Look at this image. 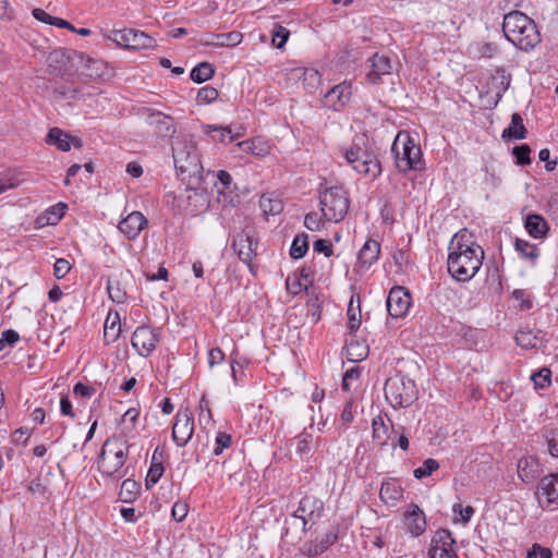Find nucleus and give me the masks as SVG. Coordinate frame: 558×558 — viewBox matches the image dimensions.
Wrapping results in <instances>:
<instances>
[{
    "mask_svg": "<svg viewBox=\"0 0 558 558\" xmlns=\"http://www.w3.org/2000/svg\"><path fill=\"white\" fill-rule=\"evenodd\" d=\"M484 250L465 229L457 232L448 246L447 269L453 279L470 281L480 270Z\"/></svg>",
    "mask_w": 558,
    "mask_h": 558,
    "instance_id": "f257e3e1",
    "label": "nucleus"
},
{
    "mask_svg": "<svg viewBox=\"0 0 558 558\" xmlns=\"http://www.w3.org/2000/svg\"><path fill=\"white\" fill-rule=\"evenodd\" d=\"M502 32L506 38L522 51H530L541 43L535 22L520 11H512L505 15Z\"/></svg>",
    "mask_w": 558,
    "mask_h": 558,
    "instance_id": "f03ea898",
    "label": "nucleus"
},
{
    "mask_svg": "<svg viewBox=\"0 0 558 558\" xmlns=\"http://www.w3.org/2000/svg\"><path fill=\"white\" fill-rule=\"evenodd\" d=\"M364 136L354 140L350 147L341 148V154L353 170L367 178L376 179L381 173V163L377 156L364 148Z\"/></svg>",
    "mask_w": 558,
    "mask_h": 558,
    "instance_id": "7ed1b4c3",
    "label": "nucleus"
},
{
    "mask_svg": "<svg viewBox=\"0 0 558 558\" xmlns=\"http://www.w3.org/2000/svg\"><path fill=\"white\" fill-rule=\"evenodd\" d=\"M384 391L387 402L395 409L410 407L418 393L415 381L401 374L389 377Z\"/></svg>",
    "mask_w": 558,
    "mask_h": 558,
    "instance_id": "20e7f679",
    "label": "nucleus"
},
{
    "mask_svg": "<svg viewBox=\"0 0 558 558\" xmlns=\"http://www.w3.org/2000/svg\"><path fill=\"white\" fill-rule=\"evenodd\" d=\"M391 151L400 172L417 171L423 168L421 147L408 134L399 133L397 135Z\"/></svg>",
    "mask_w": 558,
    "mask_h": 558,
    "instance_id": "39448f33",
    "label": "nucleus"
},
{
    "mask_svg": "<svg viewBox=\"0 0 558 558\" xmlns=\"http://www.w3.org/2000/svg\"><path fill=\"white\" fill-rule=\"evenodd\" d=\"M319 205L326 220L339 222L348 214L350 201L347 191L335 185L320 191Z\"/></svg>",
    "mask_w": 558,
    "mask_h": 558,
    "instance_id": "423d86ee",
    "label": "nucleus"
},
{
    "mask_svg": "<svg viewBox=\"0 0 558 558\" xmlns=\"http://www.w3.org/2000/svg\"><path fill=\"white\" fill-rule=\"evenodd\" d=\"M128 449L120 439L108 438L100 450L99 471L107 476L117 475L125 463Z\"/></svg>",
    "mask_w": 558,
    "mask_h": 558,
    "instance_id": "0eeeda50",
    "label": "nucleus"
},
{
    "mask_svg": "<svg viewBox=\"0 0 558 558\" xmlns=\"http://www.w3.org/2000/svg\"><path fill=\"white\" fill-rule=\"evenodd\" d=\"M175 169L189 178L201 177L203 166L193 142L177 141L172 146Z\"/></svg>",
    "mask_w": 558,
    "mask_h": 558,
    "instance_id": "6e6552de",
    "label": "nucleus"
},
{
    "mask_svg": "<svg viewBox=\"0 0 558 558\" xmlns=\"http://www.w3.org/2000/svg\"><path fill=\"white\" fill-rule=\"evenodd\" d=\"M108 38L119 47L130 50L149 49L156 46L155 38L136 29H114Z\"/></svg>",
    "mask_w": 558,
    "mask_h": 558,
    "instance_id": "1a4fd4ad",
    "label": "nucleus"
},
{
    "mask_svg": "<svg viewBox=\"0 0 558 558\" xmlns=\"http://www.w3.org/2000/svg\"><path fill=\"white\" fill-rule=\"evenodd\" d=\"M429 558H459L456 539L449 530L440 529L432 537Z\"/></svg>",
    "mask_w": 558,
    "mask_h": 558,
    "instance_id": "9d476101",
    "label": "nucleus"
},
{
    "mask_svg": "<svg viewBox=\"0 0 558 558\" xmlns=\"http://www.w3.org/2000/svg\"><path fill=\"white\" fill-rule=\"evenodd\" d=\"M159 339V329L143 325L133 332L131 343L141 356L146 357L155 350Z\"/></svg>",
    "mask_w": 558,
    "mask_h": 558,
    "instance_id": "9b49d317",
    "label": "nucleus"
},
{
    "mask_svg": "<svg viewBox=\"0 0 558 558\" xmlns=\"http://www.w3.org/2000/svg\"><path fill=\"white\" fill-rule=\"evenodd\" d=\"M194 433V416L189 408L180 409L172 426V439L179 446H185Z\"/></svg>",
    "mask_w": 558,
    "mask_h": 558,
    "instance_id": "f8f14e48",
    "label": "nucleus"
},
{
    "mask_svg": "<svg viewBox=\"0 0 558 558\" xmlns=\"http://www.w3.org/2000/svg\"><path fill=\"white\" fill-rule=\"evenodd\" d=\"M536 498L542 508L558 507V474L546 475L539 481Z\"/></svg>",
    "mask_w": 558,
    "mask_h": 558,
    "instance_id": "ddd939ff",
    "label": "nucleus"
},
{
    "mask_svg": "<svg viewBox=\"0 0 558 558\" xmlns=\"http://www.w3.org/2000/svg\"><path fill=\"white\" fill-rule=\"evenodd\" d=\"M324 502L315 496H304L294 512V517L303 521V527L306 529L307 523L315 524L323 515Z\"/></svg>",
    "mask_w": 558,
    "mask_h": 558,
    "instance_id": "4468645a",
    "label": "nucleus"
},
{
    "mask_svg": "<svg viewBox=\"0 0 558 558\" xmlns=\"http://www.w3.org/2000/svg\"><path fill=\"white\" fill-rule=\"evenodd\" d=\"M411 306V295L403 287H393L387 298V310L391 317H403Z\"/></svg>",
    "mask_w": 558,
    "mask_h": 558,
    "instance_id": "2eb2a0df",
    "label": "nucleus"
},
{
    "mask_svg": "<svg viewBox=\"0 0 558 558\" xmlns=\"http://www.w3.org/2000/svg\"><path fill=\"white\" fill-rule=\"evenodd\" d=\"M232 248L241 262L252 269V260L256 256L257 241L246 231L238 233L232 241Z\"/></svg>",
    "mask_w": 558,
    "mask_h": 558,
    "instance_id": "dca6fc26",
    "label": "nucleus"
},
{
    "mask_svg": "<svg viewBox=\"0 0 558 558\" xmlns=\"http://www.w3.org/2000/svg\"><path fill=\"white\" fill-rule=\"evenodd\" d=\"M403 517L405 531L412 536L417 537L426 531V517L417 505H409Z\"/></svg>",
    "mask_w": 558,
    "mask_h": 558,
    "instance_id": "f3484780",
    "label": "nucleus"
},
{
    "mask_svg": "<svg viewBox=\"0 0 558 558\" xmlns=\"http://www.w3.org/2000/svg\"><path fill=\"white\" fill-rule=\"evenodd\" d=\"M146 225L147 219L142 213L132 211L119 222L118 229L129 240H135Z\"/></svg>",
    "mask_w": 558,
    "mask_h": 558,
    "instance_id": "a211bd4d",
    "label": "nucleus"
},
{
    "mask_svg": "<svg viewBox=\"0 0 558 558\" xmlns=\"http://www.w3.org/2000/svg\"><path fill=\"white\" fill-rule=\"evenodd\" d=\"M46 143L49 145L57 146L61 151H69L71 149V145L75 148L82 147L81 138L76 136H71L69 133H65L59 128H52L49 130Z\"/></svg>",
    "mask_w": 558,
    "mask_h": 558,
    "instance_id": "6ab92c4d",
    "label": "nucleus"
},
{
    "mask_svg": "<svg viewBox=\"0 0 558 558\" xmlns=\"http://www.w3.org/2000/svg\"><path fill=\"white\" fill-rule=\"evenodd\" d=\"M368 62L371 70L367 73V80L373 84H377L381 76L391 73L392 64L387 56L375 53L368 59Z\"/></svg>",
    "mask_w": 558,
    "mask_h": 558,
    "instance_id": "aec40b11",
    "label": "nucleus"
},
{
    "mask_svg": "<svg viewBox=\"0 0 558 558\" xmlns=\"http://www.w3.org/2000/svg\"><path fill=\"white\" fill-rule=\"evenodd\" d=\"M147 123L154 128L157 135L170 137L175 133L173 119L161 112H153L148 116Z\"/></svg>",
    "mask_w": 558,
    "mask_h": 558,
    "instance_id": "412c9836",
    "label": "nucleus"
},
{
    "mask_svg": "<svg viewBox=\"0 0 558 558\" xmlns=\"http://www.w3.org/2000/svg\"><path fill=\"white\" fill-rule=\"evenodd\" d=\"M351 86L342 83L329 89L325 98L335 110L343 108L351 98Z\"/></svg>",
    "mask_w": 558,
    "mask_h": 558,
    "instance_id": "4be33fe9",
    "label": "nucleus"
},
{
    "mask_svg": "<svg viewBox=\"0 0 558 558\" xmlns=\"http://www.w3.org/2000/svg\"><path fill=\"white\" fill-rule=\"evenodd\" d=\"M380 255V244L369 239L367 240L357 254V263L365 268H369L374 265Z\"/></svg>",
    "mask_w": 558,
    "mask_h": 558,
    "instance_id": "5701e85b",
    "label": "nucleus"
},
{
    "mask_svg": "<svg viewBox=\"0 0 558 558\" xmlns=\"http://www.w3.org/2000/svg\"><path fill=\"white\" fill-rule=\"evenodd\" d=\"M379 497L386 505L392 507L403 497V489L396 480L390 478L383 482Z\"/></svg>",
    "mask_w": 558,
    "mask_h": 558,
    "instance_id": "b1692460",
    "label": "nucleus"
},
{
    "mask_svg": "<svg viewBox=\"0 0 558 558\" xmlns=\"http://www.w3.org/2000/svg\"><path fill=\"white\" fill-rule=\"evenodd\" d=\"M541 473V464L537 459L533 457H523L518 462V475L525 482L534 481Z\"/></svg>",
    "mask_w": 558,
    "mask_h": 558,
    "instance_id": "393cba45",
    "label": "nucleus"
},
{
    "mask_svg": "<svg viewBox=\"0 0 558 558\" xmlns=\"http://www.w3.org/2000/svg\"><path fill=\"white\" fill-rule=\"evenodd\" d=\"M524 228L534 239H543L549 231L547 221L538 214L527 215L524 221Z\"/></svg>",
    "mask_w": 558,
    "mask_h": 558,
    "instance_id": "a878e982",
    "label": "nucleus"
},
{
    "mask_svg": "<svg viewBox=\"0 0 558 558\" xmlns=\"http://www.w3.org/2000/svg\"><path fill=\"white\" fill-rule=\"evenodd\" d=\"M68 49H56L48 54L47 66L48 71L52 75H62L66 62L70 60Z\"/></svg>",
    "mask_w": 558,
    "mask_h": 558,
    "instance_id": "bb28decb",
    "label": "nucleus"
},
{
    "mask_svg": "<svg viewBox=\"0 0 558 558\" xmlns=\"http://www.w3.org/2000/svg\"><path fill=\"white\" fill-rule=\"evenodd\" d=\"M338 541V534L335 531L327 532L319 541H314L305 545L304 553L308 557H316L327 550Z\"/></svg>",
    "mask_w": 558,
    "mask_h": 558,
    "instance_id": "cd10ccee",
    "label": "nucleus"
},
{
    "mask_svg": "<svg viewBox=\"0 0 558 558\" xmlns=\"http://www.w3.org/2000/svg\"><path fill=\"white\" fill-rule=\"evenodd\" d=\"M243 35L239 32H229L225 34H209L202 43L206 46L229 47L236 46L242 41Z\"/></svg>",
    "mask_w": 558,
    "mask_h": 558,
    "instance_id": "c85d7f7f",
    "label": "nucleus"
},
{
    "mask_svg": "<svg viewBox=\"0 0 558 558\" xmlns=\"http://www.w3.org/2000/svg\"><path fill=\"white\" fill-rule=\"evenodd\" d=\"M526 136V129L523 119L519 113L511 116V122L508 128L502 131L504 138L523 140Z\"/></svg>",
    "mask_w": 558,
    "mask_h": 558,
    "instance_id": "c756f323",
    "label": "nucleus"
},
{
    "mask_svg": "<svg viewBox=\"0 0 558 558\" xmlns=\"http://www.w3.org/2000/svg\"><path fill=\"white\" fill-rule=\"evenodd\" d=\"M121 333V323L120 316L118 313L108 315L105 327H104V339L107 344L112 343L118 340Z\"/></svg>",
    "mask_w": 558,
    "mask_h": 558,
    "instance_id": "7c9ffc66",
    "label": "nucleus"
},
{
    "mask_svg": "<svg viewBox=\"0 0 558 558\" xmlns=\"http://www.w3.org/2000/svg\"><path fill=\"white\" fill-rule=\"evenodd\" d=\"M372 427L374 441L380 447L387 446L390 439V430L380 415L373 418Z\"/></svg>",
    "mask_w": 558,
    "mask_h": 558,
    "instance_id": "2f4dec72",
    "label": "nucleus"
},
{
    "mask_svg": "<svg viewBox=\"0 0 558 558\" xmlns=\"http://www.w3.org/2000/svg\"><path fill=\"white\" fill-rule=\"evenodd\" d=\"M215 74V68L209 62H201L194 66L190 73V77L194 83L201 84L210 80Z\"/></svg>",
    "mask_w": 558,
    "mask_h": 558,
    "instance_id": "473e14b6",
    "label": "nucleus"
},
{
    "mask_svg": "<svg viewBox=\"0 0 558 558\" xmlns=\"http://www.w3.org/2000/svg\"><path fill=\"white\" fill-rule=\"evenodd\" d=\"M308 251V235L305 232L298 233L290 247V256L293 259L303 258Z\"/></svg>",
    "mask_w": 558,
    "mask_h": 558,
    "instance_id": "72a5a7b5",
    "label": "nucleus"
},
{
    "mask_svg": "<svg viewBox=\"0 0 558 558\" xmlns=\"http://www.w3.org/2000/svg\"><path fill=\"white\" fill-rule=\"evenodd\" d=\"M345 348L348 360L352 362L365 360L369 351L367 344L357 340H351Z\"/></svg>",
    "mask_w": 558,
    "mask_h": 558,
    "instance_id": "f704fd0d",
    "label": "nucleus"
},
{
    "mask_svg": "<svg viewBox=\"0 0 558 558\" xmlns=\"http://www.w3.org/2000/svg\"><path fill=\"white\" fill-rule=\"evenodd\" d=\"M204 129L207 134L215 133L213 134V140L221 143H225L227 138V142L231 143L241 136L240 133L233 134L229 126L205 125Z\"/></svg>",
    "mask_w": 558,
    "mask_h": 558,
    "instance_id": "c9c22d12",
    "label": "nucleus"
},
{
    "mask_svg": "<svg viewBox=\"0 0 558 558\" xmlns=\"http://www.w3.org/2000/svg\"><path fill=\"white\" fill-rule=\"evenodd\" d=\"M354 295L351 296L348 305V328L351 333L355 332L361 325L360 299L356 296V306H354Z\"/></svg>",
    "mask_w": 558,
    "mask_h": 558,
    "instance_id": "e433bc0d",
    "label": "nucleus"
},
{
    "mask_svg": "<svg viewBox=\"0 0 558 558\" xmlns=\"http://www.w3.org/2000/svg\"><path fill=\"white\" fill-rule=\"evenodd\" d=\"M515 251L521 254L522 257L531 259L533 263L539 256V250L535 244H531L526 240L517 238L514 241Z\"/></svg>",
    "mask_w": 558,
    "mask_h": 558,
    "instance_id": "4c0bfd02",
    "label": "nucleus"
},
{
    "mask_svg": "<svg viewBox=\"0 0 558 558\" xmlns=\"http://www.w3.org/2000/svg\"><path fill=\"white\" fill-rule=\"evenodd\" d=\"M54 95L65 100H77L84 96H93L92 93H83L80 87L58 86L53 89Z\"/></svg>",
    "mask_w": 558,
    "mask_h": 558,
    "instance_id": "58836bf2",
    "label": "nucleus"
},
{
    "mask_svg": "<svg viewBox=\"0 0 558 558\" xmlns=\"http://www.w3.org/2000/svg\"><path fill=\"white\" fill-rule=\"evenodd\" d=\"M439 469V463L437 460L433 458H428L423 462V465L415 469L413 471V475L417 480H422L424 477H428L433 474V472Z\"/></svg>",
    "mask_w": 558,
    "mask_h": 558,
    "instance_id": "ea45409f",
    "label": "nucleus"
},
{
    "mask_svg": "<svg viewBox=\"0 0 558 558\" xmlns=\"http://www.w3.org/2000/svg\"><path fill=\"white\" fill-rule=\"evenodd\" d=\"M517 344L523 349H534L538 344V337L531 331H519L515 336Z\"/></svg>",
    "mask_w": 558,
    "mask_h": 558,
    "instance_id": "a19ab883",
    "label": "nucleus"
},
{
    "mask_svg": "<svg viewBox=\"0 0 558 558\" xmlns=\"http://www.w3.org/2000/svg\"><path fill=\"white\" fill-rule=\"evenodd\" d=\"M259 204L266 215H277L282 210V203L279 199L262 196Z\"/></svg>",
    "mask_w": 558,
    "mask_h": 558,
    "instance_id": "79ce46f5",
    "label": "nucleus"
},
{
    "mask_svg": "<svg viewBox=\"0 0 558 558\" xmlns=\"http://www.w3.org/2000/svg\"><path fill=\"white\" fill-rule=\"evenodd\" d=\"M138 485L133 480H124L121 485L120 497L123 501H131L137 492Z\"/></svg>",
    "mask_w": 558,
    "mask_h": 558,
    "instance_id": "37998d69",
    "label": "nucleus"
},
{
    "mask_svg": "<svg viewBox=\"0 0 558 558\" xmlns=\"http://www.w3.org/2000/svg\"><path fill=\"white\" fill-rule=\"evenodd\" d=\"M550 376H551L550 369L547 367H543L538 372L533 373L531 375V379L533 380L536 388L543 389L550 385Z\"/></svg>",
    "mask_w": 558,
    "mask_h": 558,
    "instance_id": "c03bdc74",
    "label": "nucleus"
},
{
    "mask_svg": "<svg viewBox=\"0 0 558 558\" xmlns=\"http://www.w3.org/2000/svg\"><path fill=\"white\" fill-rule=\"evenodd\" d=\"M165 472L163 465L161 463H155V465L150 464V468L147 472L146 478H145V485L149 489L153 487L162 476Z\"/></svg>",
    "mask_w": 558,
    "mask_h": 558,
    "instance_id": "a18cd8bd",
    "label": "nucleus"
},
{
    "mask_svg": "<svg viewBox=\"0 0 558 558\" xmlns=\"http://www.w3.org/2000/svg\"><path fill=\"white\" fill-rule=\"evenodd\" d=\"M107 291L109 298L116 303H123L126 296L124 290L120 288V283L118 281H108Z\"/></svg>",
    "mask_w": 558,
    "mask_h": 558,
    "instance_id": "49530a36",
    "label": "nucleus"
},
{
    "mask_svg": "<svg viewBox=\"0 0 558 558\" xmlns=\"http://www.w3.org/2000/svg\"><path fill=\"white\" fill-rule=\"evenodd\" d=\"M232 444V437L230 434L220 432L217 434L215 439V448L213 453L215 456H219L222 453L223 449L229 448Z\"/></svg>",
    "mask_w": 558,
    "mask_h": 558,
    "instance_id": "de8ad7c7",
    "label": "nucleus"
},
{
    "mask_svg": "<svg viewBox=\"0 0 558 558\" xmlns=\"http://www.w3.org/2000/svg\"><path fill=\"white\" fill-rule=\"evenodd\" d=\"M544 437L547 441L550 456L558 458V429H546Z\"/></svg>",
    "mask_w": 558,
    "mask_h": 558,
    "instance_id": "09e8293b",
    "label": "nucleus"
},
{
    "mask_svg": "<svg viewBox=\"0 0 558 558\" xmlns=\"http://www.w3.org/2000/svg\"><path fill=\"white\" fill-rule=\"evenodd\" d=\"M289 35H290V32L286 27H283L281 25H275V28L272 31L274 46L281 49L286 45V43L289 38Z\"/></svg>",
    "mask_w": 558,
    "mask_h": 558,
    "instance_id": "8fccbe9b",
    "label": "nucleus"
},
{
    "mask_svg": "<svg viewBox=\"0 0 558 558\" xmlns=\"http://www.w3.org/2000/svg\"><path fill=\"white\" fill-rule=\"evenodd\" d=\"M512 154L515 157L517 162L519 165H530L531 163V158H530L531 148L529 145L523 144L520 146H515L512 149Z\"/></svg>",
    "mask_w": 558,
    "mask_h": 558,
    "instance_id": "3c124183",
    "label": "nucleus"
},
{
    "mask_svg": "<svg viewBox=\"0 0 558 558\" xmlns=\"http://www.w3.org/2000/svg\"><path fill=\"white\" fill-rule=\"evenodd\" d=\"M304 226L311 231H318L324 227V221L317 213L312 211L305 215Z\"/></svg>",
    "mask_w": 558,
    "mask_h": 558,
    "instance_id": "603ef678",
    "label": "nucleus"
},
{
    "mask_svg": "<svg viewBox=\"0 0 558 558\" xmlns=\"http://www.w3.org/2000/svg\"><path fill=\"white\" fill-rule=\"evenodd\" d=\"M27 488L36 496L46 497L49 494L48 486L39 477L32 480Z\"/></svg>",
    "mask_w": 558,
    "mask_h": 558,
    "instance_id": "864d4df0",
    "label": "nucleus"
},
{
    "mask_svg": "<svg viewBox=\"0 0 558 558\" xmlns=\"http://www.w3.org/2000/svg\"><path fill=\"white\" fill-rule=\"evenodd\" d=\"M218 97V90L213 86H205L198 89L197 99L205 102L210 104L215 101Z\"/></svg>",
    "mask_w": 558,
    "mask_h": 558,
    "instance_id": "5fc2aeb1",
    "label": "nucleus"
},
{
    "mask_svg": "<svg viewBox=\"0 0 558 558\" xmlns=\"http://www.w3.org/2000/svg\"><path fill=\"white\" fill-rule=\"evenodd\" d=\"M230 356H231L232 378H233L234 383H238L240 380V374L241 375L243 374L242 369L244 367V364H246L247 362L246 361L239 362L236 360V356H238L236 350H233Z\"/></svg>",
    "mask_w": 558,
    "mask_h": 558,
    "instance_id": "6e6d98bb",
    "label": "nucleus"
},
{
    "mask_svg": "<svg viewBox=\"0 0 558 558\" xmlns=\"http://www.w3.org/2000/svg\"><path fill=\"white\" fill-rule=\"evenodd\" d=\"M312 436L308 434H302L298 437L296 452L304 457L311 451Z\"/></svg>",
    "mask_w": 558,
    "mask_h": 558,
    "instance_id": "4d7b16f0",
    "label": "nucleus"
},
{
    "mask_svg": "<svg viewBox=\"0 0 558 558\" xmlns=\"http://www.w3.org/2000/svg\"><path fill=\"white\" fill-rule=\"evenodd\" d=\"M71 270V264L65 258H58L53 265V274L58 279L64 278Z\"/></svg>",
    "mask_w": 558,
    "mask_h": 558,
    "instance_id": "13d9d810",
    "label": "nucleus"
},
{
    "mask_svg": "<svg viewBox=\"0 0 558 558\" xmlns=\"http://www.w3.org/2000/svg\"><path fill=\"white\" fill-rule=\"evenodd\" d=\"M313 250L316 253H323L326 257H330L333 254L332 244L330 241L325 239H318L313 243Z\"/></svg>",
    "mask_w": 558,
    "mask_h": 558,
    "instance_id": "bf43d9fd",
    "label": "nucleus"
},
{
    "mask_svg": "<svg viewBox=\"0 0 558 558\" xmlns=\"http://www.w3.org/2000/svg\"><path fill=\"white\" fill-rule=\"evenodd\" d=\"M452 511L453 513L459 514L464 523H468L475 512L472 506L463 507L461 504H454L452 506Z\"/></svg>",
    "mask_w": 558,
    "mask_h": 558,
    "instance_id": "052dcab7",
    "label": "nucleus"
},
{
    "mask_svg": "<svg viewBox=\"0 0 558 558\" xmlns=\"http://www.w3.org/2000/svg\"><path fill=\"white\" fill-rule=\"evenodd\" d=\"M361 376V369L359 367H352L348 369L342 378V388L349 390L353 381H356Z\"/></svg>",
    "mask_w": 558,
    "mask_h": 558,
    "instance_id": "680f3d73",
    "label": "nucleus"
},
{
    "mask_svg": "<svg viewBox=\"0 0 558 558\" xmlns=\"http://www.w3.org/2000/svg\"><path fill=\"white\" fill-rule=\"evenodd\" d=\"M199 422H209L213 418L211 410L209 407V401L207 400L206 396L203 395L199 400Z\"/></svg>",
    "mask_w": 558,
    "mask_h": 558,
    "instance_id": "e2e57ef3",
    "label": "nucleus"
},
{
    "mask_svg": "<svg viewBox=\"0 0 558 558\" xmlns=\"http://www.w3.org/2000/svg\"><path fill=\"white\" fill-rule=\"evenodd\" d=\"M187 505L185 502H175L172 507V517L175 521L181 522L187 514Z\"/></svg>",
    "mask_w": 558,
    "mask_h": 558,
    "instance_id": "0e129e2a",
    "label": "nucleus"
},
{
    "mask_svg": "<svg viewBox=\"0 0 558 558\" xmlns=\"http://www.w3.org/2000/svg\"><path fill=\"white\" fill-rule=\"evenodd\" d=\"M64 208L65 206L63 205L62 207H51L49 210H47L46 214L49 215L47 218V223H58L64 215Z\"/></svg>",
    "mask_w": 558,
    "mask_h": 558,
    "instance_id": "69168bd1",
    "label": "nucleus"
},
{
    "mask_svg": "<svg viewBox=\"0 0 558 558\" xmlns=\"http://www.w3.org/2000/svg\"><path fill=\"white\" fill-rule=\"evenodd\" d=\"M73 393L83 398H90L95 393V388L93 386L77 383L73 388Z\"/></svg>",
    "mask_w": 558,
    "mask_h": 558,
    "instance_id": "338daca9",
    "label": "nucleus"
},
{
    "mask_svg": "<svg viewBox=\"0 0 558 558\" xmlns=\"http://www.w3.org/2000/svg\"><path fill=\"white\" fill-rule=\"evenodd\" d=\"M33 16L37 20V21H40L45 24H49V25H54V20L56 17L54 16H51L49 13H47L45 10L43 9H34L33 12H32Z\"/></svg>",
    "mask_w": 558,
    "mask_h": 558,
    "instance_id": "774afa93",
    "label": "nucleus"
}]
</instances>
